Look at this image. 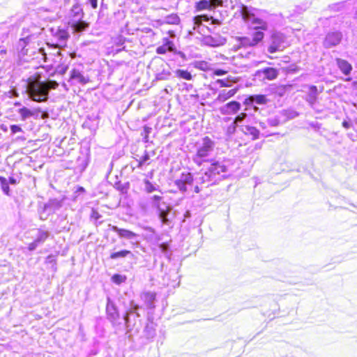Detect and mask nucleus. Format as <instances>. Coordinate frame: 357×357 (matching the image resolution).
<instances>
[{
	"mask_svg": "<svg viewBox=\"0 0 357 357\" xmlns=\"http://www.w3.org/2000/svg\"><path fill=\"white\" fill-rule=\"evenodd\" d=\"M139 308L140 307L138 304L135 303L134 301H131L129 307L126 309L123 315L126 333L128 335L129 338L139 332V328L137 326V319L140 317V314L138 312Z\"/></svg>",
	"mask_w": 357,
	"mask_h": 357,
	"instance_id": "f03ea898",
	"label": "nucleus"
},
{
	"mask_svg": "<svg viewBox=\"0 0 357 357\" xmlns=\"http://www.w3.org/2000/svg\"><path fill=\"white\" fill-rule=\"evenodd\" d=\"M158 212V216L162 222V224L168 225L169 223V220L168 219V215L169 213V206H166V208H163L161 206L159 208H157Z\"/></svg>",
	"mask_w": 357,
	"mask_h": 357,
	"instance_id": "c756f323",
	"label": "nucleus"
},
{
	"mask_svg": "<svg viewBox=\"0 0 357 357\" xmlns=\"http://www.w3.org/2000/svg\"><path fill=\"white\" fill-rule=\"evenodd\" d=\"M106 315L107 319L112 323L114 327L120 325L118 322L120 319V313L115 302L109 297H107L106 304Z\"/></svg>",
	"mask_w": 357,
	"mask_h": 357,
	"instance_id": "1a4fd4ad",
	"label": "nucleus"
},
{
	"mask_svg": "<svg viewBox=\"0 0 357 357\" xmlns=\"http://www.w3.org/2000/svg\"><path fill=\"white\" fill-rule=\"evenodd\" d=\"M30 40L31 37L29 36L25 38H20L18 42V47H21L22 50H23L26 47V45L30 42Z\"/></svg>",
	"mask_w": 357,
	"mask_h": 357,
	"instance_id": "8fccbe9b",
	"label": "nucleus"
},
{
	"mask_svg": "<svg viewBox=\"0 0 357 357\" xmlns=\"http://www.w3.org/2000/svg\"><path fill=\"white\" fill-rule=\"evenodd\" d=\"M8 35V31H0V42L3 43V40L7 38Z\"/></svg>",
	"mask_w": 357,
	"mask_h": 357,
	"instance_id": "052dcab7",
	"label": "nucleus"
},
{
	"mask_svg": "<svg viewBox=\"0 0 357 357\" xmlns=\"http://www.w3.org/2000/svg\"><path fill=\"white\" fill-rule=\"evenodd\" d=\"M69 24L71 26L73 30L77 32L85 31L89 26L88 23L83 21L82 19L78 20L77 22H69Z\"/></svg>",
	"mask_w": 357,
	"mask_h": 357,
	"instance_id": "cd10ccee",
	"label": "nucleus"
},
{
	"mask_svg": "<svg viewBox=\"0 0 357 357\" xmlns=\"http://www.w3.org/2000/svg\"><path fill=\"white\" fill-rule=\"evenodd\" d=\"M342 39V33L339 31L328 32L323 41V46L329 49L339 45Z\"/></svg>",
	"mask_w": 357,
	"mask_h": 357,
	"instance_id": "ddd939ff",
	"label": "nucleus"
},
{
	"mask_svg": "<svg viewBox=\"0 0 357 357\" xmlns=\"http://www.w3.org/2000/svg\"><path fill=\"white\" fill-rule=\"evenodd\" d=\"M174 184L181 193L194 192L197 185L196 176L189 172H182L179 177L174 181Z\"/></svg>",
	"mask_w": 357,
	"mask_h": 357,
	"instance_id": "20e7f679",
	"label": "nucleus"
},
{
	"mask_svg": "<svg viewBox=\"0 0 357 357\" xmlns=\"http://www.w3.org/2000/svg\"><path fill=\"white\" fill-rule=\"evenodd\" d=\"M155 293L151 291H145L141 294L142 300L144 302L146 307L149 310L155 309Z\"/></svg>",
	"mask_w": 357,
	"mask_h": 357,
	"instance_id": "6ab92c4d",
	"label": "nucleus"
},
{
	"mask_svg": "<svg viewBox=\"0 0 357 357\" xmlns=\"http://www.w3.org/2000/svg\"><path fill=\"white\" fill-rule=\"evenodd\" d=\"M91 218H93L96 221H98L102 216H101V215L98 212L93 210L92 213H91Z\"/></svg>",
	"mask_w": 357,
	"mask_h": 357,
	"instance_id": "bf43d9fd",
	"label": "nucleus"
},
{
	"mask_svg": "<svg viewBox=\"0 0 357 357\" xmlns=\"http://www.w3.org/2000/svg\"><path fill=\"white\" fill-rule=\"evenodd\" d=\"M213 73L217 76H222L227 73V71L223 69H216Z\"/></svg>",
	"mask_w": 357,
	"mask_h": 357,
	"instance_id": "680f3d73",
	"label": "nucleus"
},
{
	"mask_svg": "<svg viewBox=\"0 0 357 357\" xmlns=\"http://www.w3.org/2000/svg\"><path fill=\"white\" fill-rule=\"evenodd\" d=\"M305 87L308 89L306 101L311 107H313L317 102L318 95L321 93V90L318 91V89L315 85H307Z\"/></svg>",
	"mask_w": 357,
	"mask_h": 357,
	"instance_id": "f3484780",
	"label": "nucleus"
},
{
	"mask_svg": "<svg viewBox=\"0 0 357 357\" xmlns=\"http://www.w3.org/2000/svg\"><path fill=\"white\" fill-rule=\"evenodd\" d=\"M287 46L285 36L278 31H274L271 36V43L268 47V52L273 54L282 51Z\"/></svg>",
	"mask_w": 357,
	"mask_h": 357,
	"instance_id": "0eeeda50",
	"label": "nucleus"
},
{
	"mask_svg": "<svg viewBox=\"0 0 357 357\" xmlns=\"http://www.w3.org/2000/svg\"><path fill=\"white\" fill-rule=\"evenodd\" d=\"M70 79L81 84H85L89 82V78L84 77L82 73L77 69H73L70 71Z\"/></svg>",
	"mask_w": 357,
	"mask_h": 357,
	"instance_id": "412c9836",
	"label": "nucleus"
},
{
	"mask_svg": "<svg viewBox=\"0 0 357 357\" xmlns=\"http://www.w3.org/2000/svg\"><path fill=\"white\" fill-rule=\"evenodd\" d=\"M63 202L61 200L58 199H51L44 206V208L46 211H55L59 210L62 206Z\"/></svg>",
	"mask_w": 357,
	"mask_h": 357,
	"instance_id": "a878e982",
	"label": "nucleus"
},
{
	"mask_svg": "<svg viewBox=\"0 0 357 357\" xmlns=\"http://www.w3.org/2000/svg\"><path fill=\"white\" fill-rule=\"evenodd\" d=\"M241 105L236 100H231L220 108L223 115L235 114L241 110Z\"/></svg>",
	"mask_w": 357,
	"mask_h": 357,
	"instance_id": "4468645a",
	"label": "nucleus"
},
{
	"mask_svg": "<svg viewBox=\"0 0 357 357\" xmlns=\"http://www.w3.org/2000/svg\"><path fill=\"white\" fill-rule=\"evenodd\" d=\"M216 0H200L196 2L195 8L197 11L211 10L214 7Z\"/></svg>",
	"mask_w": 357,
	"mask_h": 357,
	"instance_id": "393cba45",
	"label": "nucleus"
},
{
	"mask_svg": "<svg viewBox=\"0 0 357 357\" xmlns=\"http://www.w3.org/2000/svg\"><path fill=\"white\" fill-rule=\"evenodd\" d=\"M247 116L248 114L245 112H241L235 117L233 121L239 127L241 126L240 124L243 123V121L247 118Z\"/></svg>",
	"mask_w": 357,
	"mask_h": 357,
	"instance_id": "de8ad7c7",
	"label": "nucleus"
},
{
	"mask_svg": "<svg viewBox=\"0 0 357 357\" xmlns=\"http://www.w3.org/2000/svg\"><path fill=\"white\" fill-rule=\"evenodd\" d=\"M336 63L340 71L344 75H350L352 70V66L347 61L337 58L336 59Z\"/></svg>",
	"mask_w": 357,
	"mask_h": 357,
	"instance_id": "b1692460",
	"label": "nucleus"
},
{
	"mask_svg": "<svg viewBox=\"0 0 357 357\" xmlns=\"http://www.w3.org/2000/svg\"><path fill=\"white\" fill-rule=\"evenodd\" d=\"M151 128L149 126H144L143 132L142 133V135L144 136V141L145 142H147L149 141V135L151 132Z\"/></svg>",
	"mask_w": 357,
	"mask_h": 357,
	"instance_id": "603ef678",
	"label": "nucleus"
},
{
	"mask_svg": "<svg viewBox=\"0 0 357 357\" xmlns=\"http://www.w3.org/2000/svg\"><path fill=\"white\" fill-rule=\"evenodd\" d=\"M167 65L160 58L154 59L150 66L151 68L155 73V77L156 80H167L170 77V72L167 68Z\"/></svg>",
	"mask_w": 357,
	"mask_h": 357,
	"instance_id": "423d86ee",
	"label": "nucleus"
},
{
	"mask_svg": "<svg viewBox=\"0 0 357 357\" xmlns=\"http://www.w3.org/2000/svg\"><path fill=\"white\" fill-rule=\"evenodd\" d=\"M238 127L237 124H236L234 121L227 126L226 130V135L229 137H231L236 131V128Z\"/></svg>",
	"mask_w": 357,
	"mask_h": 357,
	"instance_id": "c03bdc74",
	"label": "nucleus"
},
{
	"mask_svg": "<svg viewBox=\"0 0 357 357\" xmlns=\"http://www.w3.org/2000/svg\"><path fill=\"white\" fill-rule=\"evenodd\" d=\"M242 15L244 21L256 31H262L268 29L267 22L257 17L255 13L249 10H243Z\"/></svg>",
	"mask_w": 357,
	"mask_h": 357,
	"instance_id": "6e6552de",
	"label": "nucleus"
},
{
	"mask_svg": "<svg viewBox=\"0 0 357 357\" xmlns=\"http://www.w3.org/2000/svg\"><path fill=\"white\" fill-rule=\"evenodd\" d=\"M156 324L153 321L147 323L143 330V337L149 342H152L156 335Z\"/></svg>",
	"mask_w": 357,
	"mask_h": 357,
	"instance_id": "a211bd4d",
	"label": "nucleus"
},
{
	"mask_svg": "<svg viewBox=\"0 0 357 357\" xmlns=\"http://www.w3.org/2000/svg\"><path fill=\"white\" fill-rule=\"evenodd\" d=\"M50 236V232L42 229H38L34 241L39 245H42Z\"/></svg>",
	"mask_w": 357,
	"mask_h": 357,
	"instance_id": "c85d7f7f",
	"label": "nucleus"
},
{
	"mask_svg": "<svg viewBox=\"0 0 357 357\" xmlns=\"http://www.w3.org/2000/svg\"><path fill=\"white\" fill-rule=\"evenodd\" d=\"M109 227H110L113 231L116 232L119 236L122 238L132 240L138 236L136 233L128 229L119 228L116 225H112L109 224Z\"/></svg>",
	"mask_w": 357,
	"mask_h": 357,
	"instance_id": "dca6fc26",
	"label": "nucleus"
},
{
	"mask_svg": "<svg viewBox=\"0 0 357 357\" xmlns=\"http://www.w3.org/2000/svg\"><path fill=\"white\" fill-rule=\"evenodd\" d=\"M8 182L9 184H11V185H15L17 183V178L13 177V176H10L9 177L8 180Z\"/></svg>",
	"mask_w": 357,
	"mask_h": 357,
	"instance_id": "69168bd1",
	"label": "nucleus"
},
{
	"mask_svg": "<svg viewBox=\"0 0 357 357\" xmlns=\"http://www.w3.org/2000/svg\"><path fill=\"white\" fill-rule=\"evenodd\" d=\"M93 9H96L98 7V0H88Z\"/></svg>",
	"mask_w": 357,
	"mask_h": 357,
	"instance_id": "0e129e2a",
	"label": "nucleus"
},
{
	"mask_svg": "<svg viewBox=\"0 0 357 357\" xmlns=\"http://www.w3.org/2000/svg\"><path fill=\"white\" fill-rule=\"evenodd\" d=\"M279 71L278 69L272 67H266L262 69L258 70L256 72V75L261 77L263 79L273 80L278 77Z\"/></svg>",
	"mask_w": 357,
	"mask_h": 357,
	"instance_id": "2eb2a0df",
	"label": "nucleus"
},
{
	"mask_svg": "<svg viewBox=\"0 0 357 357\" xmlns=\"http://www.w3.org/2000/svg\"><path fill=\"white\" fill-rule=\"evenodd\" d=\"M342 126L346 129H349L351 127V123L349 121H344L342 122Z\"/></svg>",
	"mask_w": 357,
	"mask_h": 357,
	"instance_id": "338daca9",
	"label": "nucleus"
},
{
	"mask_svg": "<svg viewBox=\"0 0 357 357\" xmlns=\"http://www.w3.org/2000/svg\"><path fill=\"white\" fill-rule=\"evenodd\" d=\"M238 89H232L230 90L223 89L219 92L218 97L215 99L216 102H223L230 98L233 97L237 92Z\"/></svg>",
	"mask_w": 357,
	"mask_h": 357,
	"instance_id": "4be33fe9",
	"label": "nucleus"
},
{
	"mask_svg": "<svg viewBox=\"0 0 357 357\" xmlns=\"http://www.w3.org/2000/svg\"><path fill=\"white\" fill-rule=\"evenodd\" d=\"M128 255L133 256L132 253L130 250H122L118 252H114L110 254L109 258L111 259H116L118 258H124Z\"/></svg>",
	"mask_w": 357,
	"mask_h": 357,
	"instance_id": "72a5a7b5",
	"label": "nucleus"
},
{
	"mask_svg": "<svg viewBox=\"0 0 357 357\" xmlns=\"http://www.w3.org/2000/svg\"><path fill=\"white\" fill-rule=\"evenodd\" d=\"M268 124L272 127H276L280 125V121L278 117L270 118L267 121Z\"/></svg>",
	"mask_w": 357,
	"mask_h": 357,
	"instance_id": "864d4df0",
	"label": "nucleus"
},
{
	"mask_svg": "<svg viewBox=\"0 0 357 357\" xmlns=\"http://www.w3.org/2000/svg\"><path fill=\"white\" fill-rule=\"evenodd\" d=\"M0 184L3 193L6 195H10V188L8 180L5 177L0 176Z\"/></svg>",
	"mask_w": 357,
	"mask_h": 357,
	"instance_id": "a19ab883",
	"label": "nucleus"
},
{
	"mask_svg": "<svg viewBox=\"0 0 357 357\" xmlns=\"http://www.w3.org/2000/svg\"><path fill=\"white\" fill-rule=\"evenodd\" d=\"M342 3H335V4L330 5L329 6V8L333 10H334V11H337L340 9V5H342Z\"/></svg>",
	"mask_w": 357,
	"mask_h": 357,
	"instance_id": "e2e57ef3",
	"label": "nucleus"
},
{
	"mask_svg": "<svg viewBox=\"0 0 357 357\" xmlns=\"http://www.w3.org/2000/svg\"><path fill=\"white\" fill-rule=\"evenodd\" d=\"M175 74L177 77L185 80H191L192 79L191 73L187 70L178 69L176 70Z\"/></svg>",
	"mask_w": 357,
	"mask_h": 357,
	"instance_id": "e433bc0d",
	"label": "nucleus"
},
{
	"mask_svg": "<svg viewBox=\"0 0 357 357\" xmlns=\"http://www.w3.org/2000/svg\"><path fill=\"white\" fill-rule=\"evenodd\" d=\"M214 147L215 142L208 137H204L202 142L197 144L196 153L192 157L193 162L202 167L196 174L197 185L194 191L197 194L201 191L199 185L209 187L215 185L230 174L227 162L211 158Z\"/></svg>",
	"mask_w": 357,
	"mask_h": 357,
	"instance_id": "f257e3e1",
	"label": "nucleus"
},
{
	"mask_svg": "<svg viewBox=\"0 0 357 357\" xmlns=\"http://www.w3.org/2000/svg\"><path fill=\"white\" fill-rule=\"evenodd\" d=\"M264 37V33L261 31H255L250 36L238 38V48L239 50L252 49L260 43Z\"/></svg>",
	"mask_w": 357,
	"mask_h": 357,
	"instance_id": "39448f33",
	"label": "nucleus"
},
{
	"mask_svg": "<svg viewBox=\"0 0 357 357\" xmlns=\"http://www.w3.org/2000/svg\"><path fill=\"white\" fill-rule=\"evenodd\" d=\"M204 43L206 45L211 47H218L220 45L218 38H213L211 36H205L204 38Z\"/></svg>",
	"mask_w": 357,
	"mask_h": 357,
	"instance_id": "4c0bfd02",
	"label": "nucleus"
},
{
	"mask_svg": "<svg viewBox=\"0 0 357 357\" xmlns=\"http://www.w3.org/2000/svg\"><path fill=\"white\" fill-rule=\"evenodd\" d=\"M284 92H285L284 87H280V89H278V93L279 94L280 96H282L284 95Z\"/></svg>",
	"mask_w": 357,
	"mask_h": 357,
	"instance_id": "774afa93",
	"label": "nucleus"
},
{
	"mask_svg": "<svg viewBox=\"0 0 357 357\" xmlns=\"http://www.w3.org/2000/svg\"><path fill=\"white\" fill-rule=\"evenodd\" d=\"M231 86V81L229 79H218L211 85V89L219 87H229Z\"/></svg>",
	"mask_w": 357,
	"mask_h": 357,
	"instance_id": "7c9ffc66",
	"label": "nucleus"
},
{
	"mask_svg": "<svg viewBox=\"0 0 357 357\" xmlns=\"http://www.w3.org/2000/svg\"><path fill=\"white\" fill-rule=\"evenodd\" d=\"M26 92L29 97L36 102H45L49 98L48 87L45 82H29Z\"/></svg>",
	"mask_w": 357,
	"mask_h": 357,
	"instance_id": "7ed1b4c3",
	"label": "nucleus"
},
{
	"mask_svg": "<svg viewBox=\"0 0 357 357\" xmlns=\"http://www.w3.org/2000/svg\"><path fill=\"white\" fill-rule=\"evenodd\" d=\"M192 65L195 68L203 71H207L211 69V63L206 61H195Z\"/></svg>",
	"mask_w": 357,
	"mask_h": 357,
	"instance_id": "2f4dec72",
	"label": "nucleus"
},
{
	"mask_svg": "<svg viewBox=\"0 0 357 357\" xmlns=\"http://www.w3.org/2000/svg\"><path fill=\"white\" fill-rule=\"evenodd\" d=\"M46 84L48 87V92L50 89H55L59 86V84L54 80H49L47 82H46Z\"/></svg>",
	"mask_w": 357,
	"mask_h": 357,
	"instance_id": "6e6d98bb",
	"label": "nucleus"
},
{
	"mask_svg": "<svg viewBox=\"0 0 357 357\" xmlns=\"http://www.w3.org/2000/svg\"><path fill=\"white\" fill-rule=\"evenodd\" d=\"M144 229L147 231L146 238L148 241L155 243H158L160 241V238L156 234L155 230L153 228L151 227H146Z\"/></svg>",
	"mask_w": 357,
	"mask_h": 357,
	"instance_id": "bb28decb",
	"label": "nucleus"
},
{
	"mask_svg": "<svg viewBox=\"0 0 357 357\" xmlns=\"http://www.w3.org/2000/svg\"><path fill=\"white\" fill-rule=\"evenodd\" d=\"M164 46L167 49L169 52H175L176 47L173 41L170 40L168 38H164Z\"/></svg>",
	"mask_w": 357,
	"mask_h": 357,
	"instance_id": "a18cd8bd",
	"label": "nucleus"
},
{
	"mask_svg": "<svg viewBox=\"0 0 357 357\" xmlns=\"http://www.w3.org/2000/svg\"><path fill=\"white\" fill-rule=\"evenodd\" d=\"M239 130L245 135L250 136L252 139L259 137V130L254 126L242 125L239 126Z\"/></svg>",
	"mask_w": 357,
	"mask_h": 357,
	"instance_id": "5701e85b",
	"label": "nucleus"
},
{
	"mask_svg": "<svg viewBox=\"0 0 357 357\" xmlns=\"http://www.w3.org/2000/svg\"><path fill=\"white\" fill-rule=\"evenodd\" d=\"M268 102L266 96L263 94H255L247 96L244 100L243 104L247 107H252L257 112L259 108L255 105H263Z\"/></svg>",
	"mask_w": 357,
	"mask_h": 357,
	"instance_id": "f8f14e48",
	"label": "nucleus"
},
{
	"mask_svg": "<svg viewBox=\"0 0 357 357\" xmlns=\"http://www.w3.org/2000/svg\"><path fill=\"white\" fill-rule=\"evenodd\" d=\"M77 169L80 172H84L89 165V159L87 156L79 157L77 160Z\"/></svg>",
	"mask_w": 357,
	"mask_h": 357,
	"instance_id": "f704fd0d",
	"label": "nucleus"
},
{
	"mask_svg": "<svg viewBox=\"0 0 357 357\" xmlns=\"http://www.w3.org/2000/svg\"><path fill=\"white\" fill-rule=\"evenodd\" d=\"M50 31L53 40L59 47L66 46L67 41L70 37L67 29L61 27H52Z\"/></svg>",
	"mask_w": 357,
	"mask_h": 357,
	"instance_id": "9d476101",
	"label": "nucleus"
},
{
	"mask_svg": "<svg viewBox=\"0 0 357 357\" xmlns=\"http://www.w3.org/2000/svg\"><path fill=\"white\" fill-rule=\"evenodd\" d=\"M10 130L12 135H15L17 132H23V130L20 125H11L10 126Z\"/></svg>",
	"mask_w": 357,
	"mask_h": 357,
	"instance_id": "5fc2aeb1",
	"label": "nucleus"
},
{
	"mask_svg": "<svg viewBox=\"0 0 357 357\" xmlns=\"http://www.w3.org/2000/svg\"><path fill=\"white\" fill-rule=\"evenodd\" d=\"M155 52L158 54H165L168 50L164 45H162L156 48Z\"/></svg>",
	"mask_w": 357,
	"mask_h": 357,
	"instance_id": "4d7b16f0",
	"label": "nucleus"
},
{
	"mask_svg": "<svg viewBox=\"0 0 357 357\" xmlns=\"http://www.w3.org/2000/svg\"><path fill=\"white\" fill-rule=\"evenodd\" d=\"M126 280L127 277L125 275H121L119 273H115L111 278L112 282L117 285H120L121 284L125 282Z\"/></svg>",
	"mask_w": 357,
	"mask_h": 357,
	"instance_id": "58836bf2",
	"label": "nucleus"
},
{
	"mask_svg": "<svg viewBox=\"0 0 357 357\" xmlns=\"http://www.w3.org/2000/svg\"><path fill=\"white\" fill-rule=\"evenodd\" d=\"M84 17L83 10L81 6L76 3H75L70 11V21L69 22H77L82 20Z\"/></svg>",
	"mask_w": 357,
	"mask_h": 357,
	"instance_id": "aec40b11",
	"label": "nucleus"
},
{
	"mask_svg": "<svg viewBox=\"0 0 357 357\" xmlns=\"http://www.w3.org/2000/svg\"><path fill=\"white\" fill-rule=\"evenodd\" d=\"M282 114L286 117L287 120L294 119L299 116V113L293 109L283 110Z\"/></svg>",
	"mask_w": 357,
	"mask_h": 357,
	"instance_id": "79ce46f5",
	"label": "nucleus"
},
{
	"mask_svg": "<svg viewBox=\"0 0 357 357\" xmlns=\"http://www.w3.org/2000/svg\"><path fill=\"white\" fill-rule=\"evenodd\" d=\"M165 22L169 24H178L180 18L176 14H171L165 17Z\"/></svg>",
	"mask_w": 357,
	"mask_h": 357,
	"instance_id": "ea45409f",
	"label": "nucleus"
},
{
	"mask_svg": "<svg viewBox=\"0 0 357 357\" xmlns=\"http://www.w3.org/2000/svg\"><path fill=\"white\" fill-rule=\"evenodd\" d=\"M150 159L149 153L145 151L144 155H142L139 160L137 167L142 168L143 165L145 164Z\"/></svg>",
	"mask_w": 357,
	"mask_h": 357,
	"instance_id": "49530a36",
	"label": "nucleus"
},
{
	"mask_svg": "<svg viewBox=\"0 0 357 357\" xmlns=\"http://www.w3.org/2000/svg\"><path fill=\"white\" fill-rule=\"evenodd\" d=\"M144 190L147 193H151L155 191H160V187L155 183H151L148 179L144 180Z\"/></svg>",
	"mask_w": 357,
	"mask_h": 357,
	"instance_id": "473e14b6",
	"label": "nucleus"
},
{
	"mask_svg": "<svg viewBox=\"0 0 357 357\" xmlns=\"http://www.w3.org/2000/svg\"><path fill=\"white\" fill-rule=\"evenodd\" d=\"M114 187L116 190L121 192L122 194H125L127 193L130 188V184L128 182L121 183V181H116L115 182Z\"/></svg>",
	"mask_w": 357,
	"mask_h": 357,
	"instance_id": "c9c22d12",
	"label": "nucleus"
},
{
	"mask_svg": "<svg viewBox=\"0 0 357 357\" xmlns=\"http://www.w3.org/2000/svg\"><path fill=\"white\" fill-rule=\"evenodd\" d=\"M159 250L165 255L169 253V245L167 243H158V245Z\"/></svg>",
	"mask_w": 357,
	"mask_h": 357,
	"instance_id": "09e8293b",
	"label": "nucleus"
},
{
	"mask_svg": "<svg viewBox=\"0 0 357 357\" xmlns=\"http://www.w3.org/2000/svg\"><path fill=\"white\" fill-rule=\"evenodd\" d=\"M38 246H39V245L35 241H33V242H31V243L29 244L28 250L30 252H32V251L35 250L37 248V247H38Z\"/></svg>",
	"mask_w": 357,
	"mask_h": 357,
	"instance_id": "13d9d810",
	"label": "nucleus"
},
{
	"mask_svg": "<svg viewBox=\"0 0 357 357\" xmlns=\"http://www.w3.org/2000/svg\"><path fill=\"white\" fill-rule=\"evenodd\" d=\"M162 199V197H161L160 195H156L151 196L149 197V200H150L153 207L155 208L156 209L159 208L161 206L160 202Z\"/></svg>",
	"mask_w": 357,
	"mask_h": 357,
	"instance_id": "37998d69",
	"label": "nucleus"
},
{
	"mask_svg": "<svg viewBox=\"0 0 357 357\" xmlns=\"http://www.w3.org/2000/svg\"><path fill=\"white\" fill-rule=\"evenodd\" d=\"M17 114L20 116L22 121H26L28 119L33 118L34 119H43V114L40 107L29 109L22 106L17 110Z\"/></svg>",
	"mask_w": 357,
	"mask_h": 357,
	"instance_id": "9b49d317",
	"label": "nucleus"
},
{
	"mask_svg": "<svg viewBox=\"0 0 357 357\" xmlns=\"http://www.w3.org/2000/svg\"><path fill=\"white\" fill-rule=\"evenodd\" d=\"M68 68V66L67 65L61 64V65H58L56 66L55 71H56V73H57L60 75H63L66 73Z\"/></svg>",
	"mask_w": 357,
	"mask_h": 357,
	"instance_id": "3c124183",
	"label": "nucleus"
}]
</instances>
